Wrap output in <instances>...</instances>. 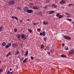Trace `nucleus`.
Listing matches in <instances>:
<instances>
[{
	"mask_svg": "<svg viewBox=\"0 0 74 74\" xmlns=\"http://www.w3.org/2000/svg\"><path fill=\"white\" fill-rule=\"evenodd\" d=\"M9 5H14L15 4V1L13 0H11L9 1L8 2Z\"/></svg>",
	"mask_w": 74,
	"mask_h": 74,
	"instance_id": "1",
	"label": "nucleus"
},
{
	"mask_svg": "<svg viewBox=\"0 0 74 74\" xmlns=\"http://www.w3.org/2000/svg\"><path fill=\"white\" fill-rule=\"evenodd\" d=\"M21 37L22 39H23V40H25L26 38H27V36H26L24 35L23 34H22L21 35Z\"/></svg>",
	"mask_w": 74,
	"mask_h": 74,
	"instance_id": "2",
	"label": "nucleus"
},
{
	"mask_svg": "<svg viewBox=\"0 0 74 74\" xmlns=\"http://www.w3.org/2000/svg\"><path fill=\"white\" fill-rule=\"evenodd\" d=\"M63 37L66 40H71V37L69 36H63Z\"/></svg>",
	"mask_w": 74,
	"mask_h": 74,
	"instance_id": "3",
	"label": "nucleus"
},
{
	"mask_svg": "<svg viewBox=\"0 0 74 74\" xmlns=\"http://www.w3.org/2000/svg\"><path fill=\"white\" fill-rule=\"evenodd\" d=\"M69 53L71 55H73L74 53V50L72 49L70 51H69Z\"/></svg>",
	"mask_w": 74,
	"mask_h": 74,
	"instance_id": "4",
	"label": "nucleus"
},
{
	"mask_svg": "<svg viewBox=\"0 0 74 74\" xmlns=\"http://www.w3.org/2000/svg\"><path fill=\"white\" fill-rule=\"evenodd\" d=\"M28 13H33V10H32L28 9L27 11Z\"/></svg>",
	"mask_w": 74,
	"mask_h": 74,
	"instance_id": "5",
	"label": "nucleus"
},
{
	"mask_svg": "<svg viewBox=\"0 0 74 74\" xmlns=\"http://www.w3.org/2000/svg\"><path fill=\"white\" fill-rule=\"evenodd\" d=\"M8 45H6L5 46V48H6V49H8L9 48V47H10V46H11V43H10V44L8 43Z\"/></svg>",
	"mask_w": 74,
	"mask_h": 74,
	"instance_id": "6",
	"label": "nucleus"
},
{
	"mask_svg": "<svg viewBox=\"0 0 74 74\" xmlns=\"http://www.w3.org/2000/svg\"><path fill=\"white\" fill-rule=\"evenodd\" d=\"M27 10H29V8L27 7H25L24 8V11H26L27 12Z\"/></svg>",
	"mask_w": 74,
	"mask_h": 74,
	"instance_id": "7",
	"label": "nucleus"
},
{
	"mask_svg": "<svg viewBox=\"0 0 74 74\" xmlns=\"http://www.w3.org/2000/svg\"><path fill=\"white\" fill-rule=\"evenodd\" d=\"M12 45L13 48H16L17 47V44L14 43L12 44Z\"/></svg>",
	"mask_w": 74,
	"mask_h": 74,
	"instance_id": "8",
	"label": "nucleus"
},
{
	"mask_svg": "<svg viewBox=\"0 0 74 74\" xmlns=\"http://www.w3.org/2000/svg\"><path fill=\"white\" fill-rule=\"evenodd\" d=\"M51 7L53 8H56V5L55 4H52L51 5Z\"/></svg>",
	"mask_w": 74,
	"mask_h": 74,
	"instance_id": "9",
	"label": "nucleus"
},
{
	"mask_svg": "<svg viewBox=\"0 0 74 74\" xmlns=\"http://www.w3.org/2000/svg\"><path fill=\"white\" fill-rule=\"evenodd\" d=\"M33 8L34 10H38V8L37 6H34L33 7Z\"/></svg>",
	"mask_w": 74,
	"mask_h": 74,
	"instance_id": "10",
	"label": "nucleus"
},
{
	"mask_svg": "<svg viewBox=\"0 0 74 74\" xmlns=\"http://www.w3.org/2000/svg\"><path fill=\"white\" fill-rule=\"evenodd\" d=\"M17 38L18 40H21V35L19 34L17 36Z\"/></svg>",
	"mask_w": 74,
	"mask_h": 74,
	"instance_id": "11",
	"label": "nucleus"
},
{
	"mask_svg": "<svg viewBox=\"0 0 74 74\" xmlns=\"http://www.w3.org/2000/svg\"><path fill=\"white\" fill-rule=\"evenodd\" d=\"M65 1H64V0H62L60 2V4H64V3H65Z\"/></svg>",
	"mask_w": 74,
	"mask_h": 74,
	"instance_id": "12",
	"label": "nucleus"
},
{
	"mask_svg": "<svg viewBox=\"0 0 74 74\" xmlns=\"http://www.w3.org/2000/svg\"><path fill=\"white\" fill-rule=\"evenodd\" d=\"M5 45H6V43H5V42H3L2 43V45L3 46V47H5Z\"/></svg>",
	"mask_w": 74,
	"mask_h": 74,
	"instance_id": "13",
	"label": "nucleus"
},
{
	"mask_svg": "<svg viewBox=\"0 0 74 74\" xmlns=\"http://www.w3.org/2000/svg\"><path fill=\"white\" fill-rule=\"evenodd\" d=\"M42 35L43 36H45L46 35V33L45 31H43L42 32Z\"/></svg>",
	"mask_w": 74,
	"mask_h": 74,
	"instance_id": "14",
	"label": "nucleus"
},
{
	"mask_svg": "<svg viewBox=\"0 0 74 74\" xmlns=\"http://www.w3.org/2000/svg\"><path fill=\"white\" fill-rule=\"evenodd\" d=\"M26 62H27V60H26V59L24 60L23 61V63H25Z\"/></svg>",
	"mask_w": 74,
	"mask_h": 74,
	"instance_id": "15",
	"label": "nucleus"
},
{
	"mask_svg": "<svg viewBox=\"0 0 74 74\" xmlns=\"http://www.w3.org/2000/svg\"><path fill=\"white\" fill-rule=\"evenodd\" d=\"M44 47H45L44 46V45H41L40 48L41 49H44Z\"/></svg>",
	"mask_w": 74,
	"mask_h": 74,
	"instance_id": "16",
	"label": "nucleus"
},
{
	"mask_svg": "<svg viewBox=\"0 0 74 74\" xmlns=\"http://www.w3.org/2000/svg\"><path fill=\"white\" fill-rule=\"evenodd\" d=\"M11 54V53L10 52H9L8 54L6 55V56L7 57L8 56H10Z\"/></svg>",
	"mask_w": 74,
	"mask_h": 74,
	"instance_id": "17",
	"label": "nucleus"
},
{
	"mask_svg": "<svg viewBox=\"0 0 74 74\" xmlns=\"http://www.w3.org/2000/svg\"><path fill=\"white\" fill-rule=\"evenodd\" d=\"M2 29H3V26H1L0 27V32H1L2 31Z\"/></svg>",
	"mask_w": 74,
	"mask_h": 74,
	"instance_id": "18",
	"label": "nucleus"
},
{
	"mask_svg": "<svg viewBox=\"0 0 74 74\" xmlns=\"http://www.w3.org/2000/svg\"><path fill=\"white\" fill-rule=\"evenodd\" d=\"M28 31H29V32L30 33H32V30L31 29H28Z\"/></svg>",
	"mask_w": 74,
	"mask_h": 74,
	"instance_id": "19",
	"label": "nucleus"
},
{
	"mask_svg": "<svg viewBox=\"0 0 74 74\" xmlns=\"http://www.w3.org/2000/svg\"><path fill=\"white\" fill-rule=\"evenodd\" d=\"M63 18V15H60L58 17V18L59 19H60V18Z\"/></svg>",
	"mask_w": 74,
	"mask_h": 74,
	"instance_id": "20",
	"label": "nucleus"
},
{
	"mask_svg": "<svg viewBox=\"0 0 74 74\" xmlns=\"http://www.w3.org/2000/svg\"><path fill=\"white\" fill-rule=\"evenodd\" d=\"M61 57H62V58H66V56L63 54L61 55Z\"/></svg>",
	"mask_w": 74,
	"mask_h": 74,
	"instance_id": "21",
	"label": "nucleus"
},
{
	"mask_svg": "<svg viewBox=\"0 0 74 74\" xmlns=\"http://www.w3.org/2000/svg\"><path fill=\"white\" fill-rule=\"evenodd\" d=\"M43 23L44 25H47L48 24V22L45 21L43 22Z\"/></svg>",
	"mask_w": 74,
	"mask_h": 74,
	"instance_id": "22",
	"label": "nucleus"
},
{
	"mask_svg": "<svg viewBox=\"0 0 74 74\" xmlns=\"http://www.w3.org/2000/svg\"><path fill=\"white\" fill-rule=\"evenodd\" d=\"M53 13H54V11L52 10V11H50L49 12L50 14H53Z\"/></svg>",
	"mask_w": 74,
	"mask_h": 74,
	"instance_id": "23",
	"label": "nucleus"
},
{
	"mask_svg": "<svg viewBox=\"0 0 74 74\" xmlns=\"http://www.w3.org/2000/svg\"><path fill=\"white\" fill-rule=\"evenodd\" d=\"M19 51L18 50L16 52V55H18V54H19Z\"/></svg>",
	"mask_w": 74,
	"mask_h": 74,
	"instance_id": "24",
	"label": "nucleus"
},
{
	"mask_svg": "<svg viewBox=\"0 0 74 74\" xmlns=\"http://www.w3.org/2000/svg\"><path fill=\"white\" fill-rule=\"evenodd\" d=\"M65 14L66 15H70V14L68 12H65Z\"/></svg>",
	"mask_w": 74,
	"mask_h": 74,
	"instance_id": "25",
	"label": "nucleus"
},
{
	"mask_svg": "<svg viewBox=\"0 0 74 74\" xmlns=\"http://www.w3.org/2000/svg\"><path fill=\"white\" fill-rule=\"evenodd\" d=\"M48 7V6L47 5H46L44 8L45 9V10H47V8Z\"/></svg>",
	"mask_w": 74,
	"mask_h": 74,
	"instance_id": "26",
	"label": "nucleus"
},
{
	"mask_svg": "<svg viewBox=\"0 0 74 74\" xmlns=\"http://www.w3.org/2000/svg\"><path fill=\"white\" fill-rule=\"evenodd\" d=\"M66 20H67V21H72V20L71 19H67V18H66Z\"/></svg>",
	"mask_w": 74,
	"mask_h": 74,
	"instance_id": "27",
	"label": "nucleus"
},
{
	"mask_svg": "<svg viewBox=\"0 0 74 74\" xmlns=\"http://www.w3.org/2000/svg\"><path fill=\"white\" fill-rule=\"evenodd\" d=\"M60 15V14H59V13H57L56 14V16H57V17H58Z\"/></svg>",
	"mask_w": 74,
	"mask_h": 74,
	"instance_id": "28",
	"label": "nucleus"
},
{
	"mask_svg": "<svg viewBox=\"0 0 74 74\" xmlns=\"http://www.w3.org/2000/svg\"><path fill=\"white\" fill-rule=\"evenodd\" d=\"M50 51H51V53H53V52H54V50H53V49L51 50H50Z\"/></svg>",
	"mask_w": 74,
	"mask_h": 74,
	"instance_id": "29",
	"label": "nucleus"
},
{
	"mask_svg": "<svg viewBox=\"0 0 74 74\" xmlns=\"http://www.w3.org/2000/svg\"><path fill=\"white\" fill-rule=\"evenodd\" d=\"M27 55H28V51H27L26 52V53L25 54V56H27Z\"/></svg>",
	"mask_w": 74,
	"mask_h": 74,
	"instance_id": "30",
	"label": "nucleus"
},
{
	"mask_svg": "<svg viewBox=\"0 0 74 74\" xmlns=\"http://www.w3.org/2000/svg\"><path fill=\"white\" fill-rule=\"evenodd\" d=\"M37 24H38V23H33V25H37Z\"/></svg>",
	"mask_w": 74,
	"mask_h": 74,
	"instance_id": "31",
	"label": "nucleus"
},
{
	"mask_svg": "<svg viewBox=\"0 0 74 74\" xmlns=\"http://www.w3.org/2000/svg\"><path fill=\"white\" fill-rule=\"evenodd\" d=\"M65 49H66V50H68V47H67V46H66V47H65Z\"/></svg>",
	"mask_w": 74,
	"mask_h": 74,
	"instance_id": "32",
	"label": "nucleus"
},
{
	"mask_svg": "<svg viewBox=\"0 0 74 74\" xmlns=\"http://www.w3.org/2000/svg\"><path fill=\"white\" fill-rule=\"evenodd\" d=\"M46 48H47V50H49V47L48 46H46Z\"/></svg>",
	"mask_w": 74,
	"mask_h": 74,
	"instance_id": "33",
	"label": "nucleus"
},
{
	"mask_svg": "<svg viewBox=\"0 0 74 74\" xmlns=\"http://www.w3.org/2000/svg\"><path fill=\"white\" fill-rule=\"evenodd\" d=\"M3 71V69H0V73H2Z\"/></svg>",
	"mask_w": 74,
	"mask_h": 74,
	"instance_id": "34",
	"label": "nucleus"
},
{
	"mask_svg": "<svg viewBox=\"0 0 74 74\" xmlns=\"http://www.w3.org/2000/svg\"><path fill=\"white\" fill-rule=\"evenodd\" d=\"M43 39H44V40L45 41H47V38L46 37H44Z\"/></svg>",
	"mask_w": 74,
	"mask_h": 74,
	"instance_id": "35",
	"label": "nucleus"
},
{
	"mask_svg": "<svg viewBox=\"0 0 74 74\" xmlns=\"http://www.w3.org/2000/svg\"><path fill=\"white\" fill-rule=\"evenodd\" d=\"M14 32H16L18 31V29H14Z\"/></svg>",
	"mask_w": 74,
	"mask_h": 74,
	"instance_id": "36",
	"label": "nucleus"
},
{
	"mask_svg": "<svg viewBox=\"0 0 74 74\" xmlns=\"http://www.w3.org/2000/svg\"><path fill=\"white\" fill-rule=\"evenodd\" d=\"M49 2V0H47L46 1V3H48Z\"/></svg>",
	"mask_w": 74,
	"mask_h": 74,
	"instance_id": "37",
	"label": "nucleus"
},
{
	"mask_svg": "<svg viewBox=\"0 0 74 74\" xmlns=\"http://www.w3.org/2000/svg\"><path fill=\"white\" fill-rule=\"evenodd\" d=\"M10 71H8L7 72V74H10Z\"/></svg>",
	"mask_w": 74,
	"mask_h": 74,
	"instance_id": "38",
	"label": "nucleus"
},
{
	"mask_svg": "<svg viewBox=\"0 0 74 74\" xmlns=\"http://www.w3.org/2000/svg\"><path fill=\"white\" fill-rule=\"evenodd\" d=\"M37 30L38 31V32H40L41 31V29H38Z\"/></svg>",
	"mask_w": 74,
	"mask_h": 74,
	"instance_id": "39",
	"label": "nucleus"
},
{
	"mask_svg": "<svg viewBox=\"0 0 74 74\" xmlns=\"http://www.w3.org/2000/svg\"><path fill=\"white\" fill-rule=\"evenodd\" d=\"M69 5V7H70L71 6H71H73V4H70Z\"/></svg>",
	"mask_w": 74,
	"mask_h": 74,
	"instance_id": "40",
	"label": "nucleus"
},
{
	"mask_svg": "<svg viewBox=\"0 0 74 74\" xmlns=\"http://www.w3.org/2000/svg\"><path fill=\"white\" fill-rule=\"evenodd\" d=\"M17 9H18V10H21V7H17Z\"/></svg>",
	"mask_w": 74,
	"mask_h": 74,
	"instance_id": "41",
	"label": "nucleus"
},
{
	"mask_svg": "<svg viewBox=\"0 0 74 74\" xmlns=\"http://www.w3.org/2000/svg\"><path fill=\"white\" fill-rule=\"evenodd\" d=\"M40 36H42V32H40Z\"/></svg>",
	"mask_w": 74,
	"mask_h": 74,
	"instance_id": "42",
	"label": "nucleus"
},
{
	"mask_svg": "<svg viewBox=\"0 0 74 74\" xmlns=\"http://www.w3.org/2000/svg\"><path fill=\"white\" fill-rule=\"evenodd\" d=\"M62 47H64V46L65 45H64V44H63V43L62 44Z\"/></svg>",
	"mask_w": 74,
	"mask_h": 74,
	"instance_id": "43",
	"label": "nucleus"
},
{
	"mask_svg": "<svg viewBox=\"0 0 74 74\" xmlns=\"http://www.w3.org/2000/svg\"><path fill=\"white\" fill-rule=\"evenodd\" d=\"M31 59H32V60H33V59H34V58H33V57L32 56L31 57Z\"/></svg>",
	"mask_w": 74,
	"mask_h": 74,
	"instance_id": "44",
	"label": "nucleus"
},
{
	"mask_svg": "<svg viewBox=\"0 0 74 74\" xmlns=\"http://www.w3.org/2000/svg\"><path fill=\"white\" fill-rule=\"evenodd\" d=\"M12 18H13V19H14L15 18V16H12Z\"/></svg>",
	"mask_w": 74,
	"mask_h": 74,
	"instance_id": "45",
	"label": "nucleus"
},
{
	"mask_svg": "<svg viewBox=\"0 0 74 74\" xmlns=\"http://www.w3.org/2000/svg\"><path fill=\"white\" fill-rule=\"evenodd\" d=\"M15 19L16 20H18V18H17V17H15Z\"/></svg>",
	"mask_w": 74,
	"mask_h": 74,
	"instance_id": "46",
	"label": "nucleus"
},
{
	"mask_svg": "<svg viewBox=\"0 0 74 74\" xmlns=\"http://www.w3.org/2000/svg\"><path fill=\"white\" fill-rule=\"evenodd\" d=\"M27 21H30V19H27Z\"/></svg>",
	"mask_w": 74,
	"mask_h": 74,
	"instance_id": "47",
	"label": "nucleus"
},
{
	"mask_svg": "<svg viewBox=\"0 0 74 74\" xmlns=\"http://www.w3.org/2000/svg\"><path fill=\"white\" fill-rule=\"evenodd\" d=\"M50 53H51L50 52H49L48 53V55H50Z\"/></svg>",
	"mask_w": 74,
	"mask_h": 74,
	"instance_id": "48",
	"label": "nucleus"
},
{
	"mask_svg": "<svg viewBox=\"0 0 74 74\" xmlns=\"http://www.w3.org/2000/svg\"><path fill=\"white\" fill-rule=\"evenodd\" d=\"M10 71H11L12 70V69L11 68L10 69Z\"/></svg>",
	"mask_w": 74,
	"mask_h": 74,
	"instance_id": "49",
	"label": "nucleus"
},
{
	"mask_svg": "<svg viewBox=\"0 0 74 74\" xmlns=\"http://www.w3.org/2000/svg\"><path fill=\"white\" fill-rule=\"evenodd\" d=\"M12 73H13V72H12L10 73V74H12Z\"/></svg>",
	"mask_w": 74,
	"mask_h": 74,
	"instance_id": "50",
	"label": "nucleus"
},
{
	"mask_svg": "<svg viewBox=\"0 0 74 74\" xmlns=\"http://www.w3.org/2000/svg\"><path fill=\"white\" fill-rule=\"evenodd\" d=\"M20 22H21V23H22V21L21 20V21H20Z\"/></svg>",
	"mask_w": 74,
	"mask_h": 74,
	"instance_id": "51",
	"label": "nucleus"
},
{
	"mask_svg": "<svg viewBox=\"0 0 74 74\" xmlns=\"http://www.w3.org/2000/svg\"><path fill=\"white\" fill-rule=\"evenodd\" d=\"M72 23H73V24H74V22H73Z\"/></svg>",
	"mask_w": 74,
	"mask_h": 74,
	"instance_id": "52",
	"label": "nucleus"
},
{
	"mask_svg": "<svg viewBox=\"0 0 74 74\" xmlns=\"http://www.w3.org/2000/svg\"><path fill=\"white\" fill-rule=\"evenodd\" d=\"M1 61L0 60V63H1Z\"/></svg>",
	"mask_w": 74,
	"mask_h": 74,
	"instance_id": "53",
	"label": "nucleus"
},
{
	"mask_svg": "<svg viewBox=\"0 0 74 74\" xmlns=\"http://www.w3.org/2000/svg\"><path fill=\"white\" fill-rule=\"evenodd\" d=\"M44 50H46V49H45Z\"/></svg>",
	"mask_w": 74,
	"mask_h": 74,
	"instance_id": "54",
	"label": "nucleus"
},
{
	"mask_svg": "<svg viewBox=\"0 0 74 74\" xmlns=\"http://www.w3.org/2000/svg\"><path fill=\"white\" fill-rule=\"evenodd\" d=\"M29 0V1H30V0Z\"/></svg>",
	"mask_w": 74,
	"mask_h": 74,
	"instance_id": "55",
	"label": "nucleus"
},
{
	"mask_svg": "<svg viewBox=\"0 0 74 74\" xmlns=\"http://www.w3.org/2000/svg\"><path fill=\"white\" fill-rule=\"evenodd\" d=\"M73 72L74 73V71H73Z\"/></svg>",
	"mask_w": 74,
	"mask_h": 74,
	"instance_id": "56",
	"label": "nucleus"
}]
</instances>
